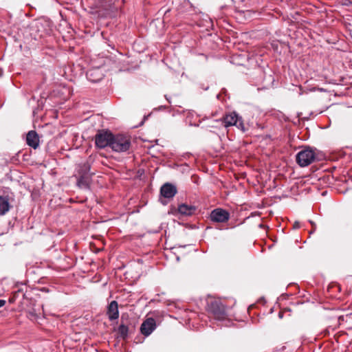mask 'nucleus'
I'll return each instance as SVG.
<instances>
[{
	"mask_svg": "<svg viewBox=\"0 0 352 352\" xmlns=\"http://www.w3.org/2000/svg\"><path fill=\"white\" fill-rule=\"evenodd\" d=\"M197 210V208L192 205L182 204L178 206V212L184 216H192Z\"/></svg>",
	"mask_w": 352,
	"mask_h": 352,
	"instance_id": "obj_12",
	"label": "nucleus"
},
{
	"mask_svg": "<svg viewBox=\"0 0 352 352\" xmlns=\"http://www.w3.org/2000/svg\"><path fill=\"white\" fill-rule=\"evenodd\" d=\"M211 221L217 223H225L230 219V213L222 208H216L210 213Z\"/></svg>",
	"mask_w": 352,
	"mask_h": 352,
	"instance_id": "obj_6",
	"label": "nucleus"
},
{
	"mask_svg": "<svg viewBox=\"0 0 352 352\" xmlns=\"http://www.w3.org/2000/svg\"><path fill=\"white\" fill-rule=\"evenodd\" d=\"M293 228L294 229H298L300 228V223L299 221H295L293 224Z\"/></svg>",
	"mask_w": 352,
	"mask_h": 352,
	"instance_id": "obj_17",
	"label": "nucleus"
},
{
	"mask_svg": "<svg viewBox=\"0 0 352 352\" xmlns=\"http://www.w3.org/2000/svg\"><path fill=\"white\" fill-rule=\"evenodd\" d=\"M156 329V322L153 318H147L140 326V332L144 336H148Z\"/></svg>",
	"mask_w": 352,
	"mask_h": 352,
	"instance_id": "obj_8",
	"label": "nucleus"
},
{
	"mask_svg": "<svg viewBox=\"0 0 352 352\" xmlns=\"http://www.w3.org/2000/svg\"><path fill=\"white\" fill-rule=\"evenodd\" d=\"M160 193L164 198L171 199L176 195L177 188L174 185L166 183L161 187Z\"/></svg>",
	"mask_w": 352,
	"mask_h": 352,
	"instance_id": "obj_10",
	"label": "nucleus"
},
{
	"mask_svg": "<svg viewBox=\"0 0 352 352\" xmlns=\"http://www.w3.org/2000/svg\"><path fill=\"white\" fill-rule=\"evenodd\" d=\"M27 144L34 148H36L39 144L38 134L34 131H30L28 133L26 137Z\"/></svg>",
	"mask_w": 352,
	"mask_h": 352,
	"instance_id": "obj_11",
	"label": "nucleus"
},
{
	"mask_svg": "<svg viewBox=\"0 0 352 352\" xmlns=\"http://www.w3.org/2000/svg\"><path fill=\"white\" fill-rule=\"evenodd\" d=\"M6 304V301L4 300H0V307H2Z\"/></svg>",
	"mask_w": 352,
	"mask_h": 352,
	"instance_id": "obj_18",
	"label": "nucleus"
},
{
	"mask_svg": "<svg viewBox=\"0 0 352 352\" xmlns=\"http://www.w3.org/2000/svg\"><path fill=\"white\" fill-rule=\"evenodd\" d=\"M296 160L300 166H307L316 161V150L310 147H305L297 153Z\"/></svg>",
	"mask_w": 352,
	"mask_h": 352,
	"instance_id": "obj_2",
	"label": "nucleus"
},
{
	"mask_svg": "<svg viewBox=\"0 0 352 352\" xmlns=\"http://www.w3.org/2000/svg\"><path fill=\"white\" fill-rule=\"evenodd\" d=\"M8 196L0 195V215L6 214L10 208Z\"/></svg>",
	"mask_w": 352,
	"mask_h": 352,
	"instance_id": "obj_13",
	"label": "nucleus"
},
{
	"mask_svg": "<svg viewBox=\"0 0 352 352\" xmlns=\"http://www.w3.org/2000/svg\"><path fill=\"white\" fill-rule=\"evenodd\" d=\"M131 146L130 139L123 135H113L111 148L116 152H125Z\"/></svg>",
	"mask_w": 352,
	"mask_h": 352,
	"instance_id": "obj_4",
	"label": "nucleus"
},
{
	"mask_svg": "<svg viewBox=\"0 0 352 352\" xmlns=\"http://www.w3.org/2000/svg\"><path fill=\"white\" fill-rule=\"evenodd\" d=\"M85 166H89V164H84L83 165L80 166L78 168V170H77V175H80V172L82 173H85Z\"/></svg>",
	"mask_w": 352,
	"mask_h": 352,
	"instance_id": "obj_15",
	"label": "nucleus"
},
{
	"mask_svg": "<svg viewBox=\"0 0 352 352\" xmlns=\"http://www.w3.org/2000/svg\"><path fill=\"white\" fill-rule=\"evenodd\" d=\"M90 166H85V173L80 172V175H76L77 185L82 188H89L91 182V175L89 173Z\"/></svg>",
	"mask_w": 352,
	"mask_h": 352,
	"instance_id": "obj_7",
	"label": "nucleus"
},
{
	"mask_svg": "<svg viewBox=\"0 0 352 352\" xmlns=\"http://www.w3.org/2000/svg\"><path fill=\"white\" fill-rule=\"evenodd\" d=\"M107 315L111 321L119 318L118 304L117 301L113 300L109 304L107 310Z\"/></svg>",
	"mask_w": 352,
	"mask_h": 352,
	"instance_id": "obj_9",
	"label": "nucleus"
},
{
	"mask_svg": "<svg viewBox=\"0 0 352 352\" xmlns=\"http://www.w3.org/2000/svg\"><path fill=\"white\" fill-rule=\"evenodd\" d=\"M221 126L228 128L231 126H236L239 129L244 132L245 131L244 124L241 117L235 112L224 115L221 119L216 120Z\"/></svg>",
	"mask_w": 352,
	"mask_h": 352,
	"instance_id": "obj_1",
	"label": "nucleus"
},
{
	"mask_svg": "<svg viewBox=\"0 0 352 352\" xmlns=\"http://www.w3.org/2000/svg\"><path fill=\"white\" fill-rule=\"evenodd\" d=\"M118 332L119 336L122 339H125V338H126L128 337L129 328H128L127 326H126L124 324H120L118 327Z\"/></svg>",
	"mask_w": 352,
	"mask_h": 352,
	"instance_id": "obj_14",
	"label": "nucleus"
},
{
	"mask_svg": "<svg viewBox=\"0 0 352 352\" xmlns=\"http://www.w3.org/2000/svg\"><path fill=\"white\" fill-rule=\"evenodd\" d=\"M97 71L96 70H90L87 72V76L89 77V80H91V81H94V82H96L97 81V80H94V79H91V76L94 74L96 73Z\"/></svg>",
	"mask_w": 352,
	"mask_h": 352,
	"instance_id": "obj_16",
	"label": "nucleus"
},
{
	"mask_svg": "<svg viewBox=\"0 0 352 352\" xmlns=\"http://www.w3.org/2000/svg\"><path fill=\"white\" fill-rule=\"evenodd\" d=\"M113 135V133L109 131H98L95 136L96 146L99 148H104L107 146L111 147Z\"/></svg>",
	"mask_w": 352,
	"mask_h": 352,
	"instance_id": "obj_5",
	"label": "nucleus"
},
{
	"mask_svg": "<svg viewBox=\"0 0 352 352\" xmlns=\"http://www.w3.org/2000/svg\"><path fill=\"white\" fill-rule=\"evenodd\" d=\"M207 309L215 320H224L227 317L226 307L220 301H211L208 303Z\"/></svg>",
	"mask_w": 352,
	"mask_h": 352,
	"instance_id": "obj_3",
	"label": "nucleus"
},
{
	"mask_svg": "<svg viewBox=\"0 0 352 352\" xmlns=\"http://www.w3.org/2000/svg\"><path fill=\"white\" fill-rule=\"evenodd\" d=\"M3 72L1 69H0V77L3 75Z\"/></svg>",
	"mask_w": 352,
	"mask_h": 352,
	"instance_id": "obj_19",
	"label": "nucleus"
}]
</instances>
